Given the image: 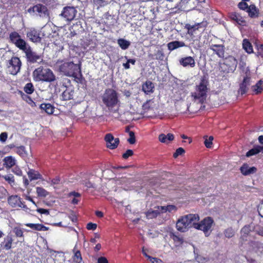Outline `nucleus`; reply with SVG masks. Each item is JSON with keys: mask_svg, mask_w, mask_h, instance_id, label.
Listing matches in <instances>:
<instances>
[{"mask_svg": "<svg viewBox=\"0 0 263 263\" xmlns=\"http://www.w3.org/2000/svg\"><path fill=\"white\" fill-rule=\"evenodd\" d=\"M59 70L65 76L74 78L78 83H82L85 80L81 72L80 64L72 62H64L59 66Z\"/></svg>", "mask_w": 263, "mask_h": 263, "instance_id": "obj_1", "label": "nucleus"}, {"mask_svg": "<svg viewBox=\"0 0 263 263\" xmlns=\"http://www.w3.org/2000/svg\"><path fill=\"white\" fill-rule=\"evenodd\" d=\"M33 77L35 81L52 82L55 80V76L49 68L40 66L33 71Z\"/></svg>", "mask_w": 263, "mask_h": 263, "instance_id": "obj_2", "label": "nucleus"}, {"mask_svg": "<svg viewBox=\"0 0 263 263\" xmlns=\"http://www.w3.org/2000/svg\"><path fill=\"white\" fill-rule=\"evenodd\" d=\"M208 82L202 79L195 87L194 92H191L190 99L195 102L202 103L205 99L208 91Z\"/></svg>", "mask_w": 263, "mask_h": 263, "instance_id": "obj_3", "label": "nucleus"}, {"mask_svg": "<svg viewBox=\"0 0 263 263\" xmlns=\"http://www.w3.org/2000/svg\"><path fill=\"white\" fill-rule=\"evenodd\" d=\"M102 101L109 109L115 107L119 102L117 92L111 88H107L102 96Z\"/></svg>", "mask_w": 263, "mask_h": 263, "instance_id": "obj_4", "label": "nucleus"}, {"mask_svg": "<svg viewBox=\"0 0 263 263\" xmlns=\"http://www.w3.org/2000/svg\"><path fill=\"white\" fill-rule=\"evenodd\" d=\"M242 81L240 84L239 92L241 95L245 93L248 90L251 82V73L248 67L242 69L241 72Z\"/></svg>", "mask_w": 263, "mask_h": 263, "instance_id": "obj_5", "label": "nucleus"}, {"mask_svg": "<svg viewBox=\"0 0 263 263\" xmlns=\"http://www.w3.org/2000/svg\"><path fill=\"white\" fill-rule=\"evenodd\" d=\"M214 224V220L210 217L204 218L196 226V229L201 230L203 232L206 236L210 235L212 232V227Z\"/></svg>", "mask_w": 263, "mask_h": 263, "instance_id": "obj_6", "label": "nucleus"}, {"mask_svg": "<svg viewBox=\"0 0 263 263\" xmlns=\"http://www.w3.org/2000/svg\"><path fill=\"white\" fill-rule=\"evenodd\" d=\"M22 66V62L19 58L13 56L9 61L8 67L11 74L16 75L17 74Z\"/></svg>", "mask_w": 263, "mask_h": 263, "instance_id": "obj_7", "label": "nucleus"}, {"mask_svg": "<svg viewBox=\"0 0 263 263\" xmlns=\"http://www.w3.org/2000/svg\"><path fill=\"white\" fill-rule=\"evenodd\" d=\"M25 53L27 61L30 63H35L36 62L41 63L43 62V57L41 54H38L33 51L30 46H28V49L25 51Z\"/></svg>", "mask_w": 263, "mask_h": 263, "instance_id": "obj_8", "label": "nucleus"}, {"mask_svg": "<svg viewBox=\"0 0 263 263\" xmlns=\"http://www.w3.org/2000/svg\"><path fill=\"white\" fill-rule=\"evenodd\" d=\"M8 202L9 205L13 208H21L24 210L28 209L25 202L22 201V199L17 195L10 196L8 199Z\"/></svg>", "mask_w": 263, "mask_h": 263, "instance_id": "obj_9", "label": "nucleus"}, {"mask_svg": "<svg viewBox=\"0 0 263 263\" xmlns=\"http://www.w3.org/2000/svg\"><path fill=\"white\" fill-rule=\"evenodd\" d=\"M77 13V10L74 7H65L61 14V16L68 21H72Z\"/></svg>", "mask_w": 263, "mask_h": 263, "instance_id": "obj_10", "label": "nucleus"}, {"mask_svg": "<svg viewBox=\"0 0 263 263\" xmlns=\"http://www.w3.org/2000/svg\"><path fill=\"white\" fill-rule=\"evenodd\" d=\"M197 3V0H181L178 7L172 12H176L179 9L185 11L191 10L195 7Z\"/></svg>", "mask_w": 263, "mask_h": 263, "instance_id": "obj_11", "label": "nucleus"}, {"mask_svg": "<svg viewBox=\"0 0 263 263\" xmlns=\"http://www.w3.org/2000/svg\"><path fill=\"white\" fill-rule=\"evenodd\" d=\"M104 140L106 142L107 147L110 149L116 148L120 142L119 139L118 138H115L110 133L107 134L105 135Z\"/></svg>", "mask_w": 263, "mask_h": 263, "instance_id": "obj_12", "label": "nucleus"}, {"mask_svg": "<svg viewBox=\"0 0 263 263\" xmlns=\"http://www.w3.org/2000/svg\"><path fill=\"white\" fill-rule=\"evenodd\" d=\"M26 35L29 40L33 43H39L41 41L40 33L39 31L35 28H31L27 32Z\"/></svg>", "mask_w": 263, "mask_h": 263, "instance_id": "obj_13", "label": "nucleus"}, {"mask_svg": "<svg viewBox=\"0 0 263 263\" xmlns=\"http://www.w3.org/2000/svg\"><path fill=\"white\" fill-rule=\"evenodd\" d=\"M13 239L11 234H8L0 243V248L2 250H9L12 248Z\"/></svg>", "mask_w": 263, "mask_h": 263, "instance_id": "obj_14", "label": "nucleus"}, {"mask_svg": "<svg viewBox=\"0 0 263 263\" xmlns=\"http://www.w3.org/2000/svg\"><path fill=\"white\" fill-rule=\"evenodd\" d=\"M176 228L180 232H185L190 228L189 225H188L187 220L184 216L179 218L176 223Z\"/></svg>", "mask_w": 263, "mask_h": 263, "instance_id": "obj_15", "label": "nucleus"}, {"mask_svg": "<svg viewBox=\"0 0 263 263\" xmlns=\"http://www.w3.org/2000/svg\"><path fill=\"white\" fill-rule=\"evenodd\" d=\"M187 220L188 225L190 228L194 227L196 229V224H198V222L199 220V216L197 214H189L184 216Z\"/></svg>", "mask_w": 263, "mask_h": 263, "instance_id": "obj_16", "label": "nucleus"}, {"mask_svg": "<svg viewBox=\"0 0 263 263\" xmlns=\"http://www.w3.org/2000/svg\"><path fill=\"white\" fill-rule=\"evenodd\" d=\"M33 9H35V12H37L41 17H45L49 15L47 7L43 4H37L34 6Z\"/></svg>", "mask_w": 263, "mask_h": 263, "instance_id": "obj_17", "label": "nucleus"}, {"mask_svg": "<svg viewBox=\"0 0 263 263\" xmlns=\"http://www.w3.org/2000/svg\"><path fill=\"white\" fill-rule=\"evenodd\" d=\"M154 84L151 81L147 80L142 85V90L146 95H151L154 91Z\"/></svg>", "mask_w": 263, "mask_h": 263, "instance_id": "obj_18", "label": "nucleus"}, {"mask_svg": "<svg viewBox=\"0 0 263 263\" xmlns=\"http://www.w3.org/2000/svg\"><path fill=\"white\" fill-rule=\"evenodd\" d=\"M74 91L73 87H68L65 89L62 93L61 99L64 101H68L73 99Z\"/></svg>", "mask_w": 263, "mask_h": 263, "instance_id": "obj_19", "label": "nucleus"}, {"mask_svg": "<svg viewBox=\"0 0 263 263\" xmlns=\"http://www.w3.org/2000/svg\"><path fill=\"white\" fill-rule=\"evenodd\" d=\"M179 62L183 67H194L195 66V60L192 57H186L181 58Z\"/></svg>", "mask_w": 263, "mask_h": 263, "instance_id": "obj_20", "label": "nucleus"}, {"mask_svg": "<svg viewBox=\"0 0 263 263\" xmlns=\"http://www.w3.org/2000/svg\"><path fill=\"white\" fill-rule=\"evenodd\" d=\"M256 171L257 168L255 167H250L247 164H243V165L240 167L241 173L243 175L246 176L253 174L255 173Z\"/></svg>", "mask_w": 263, "mask_h": 263, "instance_id": "obj_21", "label": "nucleus"}, {"mask_svg": "<svg viewBox=\"0 0 263 263\" xmlns=\"http://www.w3.org/2000/svg\"><path fill=\"white\" fill-rule=\"evenodd\" d=\"M40 108L42 111H44L48 115H52L53 114L55 109L54 106L50 103H42L40 106Z\"/></svg>", "mask_w": 263, "mask_h": 263, "instance_id": "obj_22", "label": "nucleus"}, {"mask_svg": "<svg viewBox=\"0 0 263 263\" xmlns=\"http://www.w3.org/2000/svg\"><path fill=\"white\" fill-rule=\"evenodd\" d=\"M210 49L213 50L219 57L222 58L224 54L223 46L221 45L214 44L210 46Z\"/></svg>", "mask_w": 263, "mask_h": 263, "instance_id": "obj_23", "label": "nucleus"}, {"mask_svg": "<svg viewBox=\"0 0 263 263\" xmlns=\"http://www.w3.org/2000/svg\"><path fill=\"white\" fill-rule=\"evenodd\" d=\"M251 90L255 95L261 93L263 91V79L260 80L255 85L252 86Z\"/></svg>", "mask_w": 263, "mask_h": 263, "instance_id": "obj_24", "label": "nucleus"}, {"mask_svg": "<svg viewBox=\"0 0 263 263\" xmlns=\"http://www.w3.org/2000/svg\"><path fill=\"white\" fill-rule=\"evenodd\" d=\"M4 165L7 168H10L14 166L16 163V160L11 156H6L4 159Z\"/></svg>", "mask_w": 263, "mask_h": 263, "instance_id": "obj_25", "label": "nucleus"}, {"mask_svg": "<svg viewBox=\"0 0 263 263\" xmlns=\"http://www.w3.org/2000/svg\"><path fill=\"white\" fill-rule=\"evenodd\" d=\"M25 226L36 231H46L49 230L48 227H47L40 223L34 224L31 223H27L25 224Z\"/></svg>", "mask_w": 263, "mask_h": 263, "instance_id": "obj_26", "label": "nucleus"}, {"mask_svg": "<svg viewBox=\"0 0 263 263\" xmlns=\"http://www.w3.org/2000/svg\"><path fill=\"white\" fill-rule=\"evenodd\" d=\"M27 175L30 180L41 179L42 178V175L37 171L33 169H29Z\"/></svg>", "mask_w": 263, "mask_h": 263, "instance_id": "obj_27", "label": "nucleus"}, {"mask_svg": "<svg viewBox=\"0 0 263 263\" xmlns=\"http://www.w3.org/2000/svg\"><path fill=\"white\" fill-rule=\"evenodd\" d=\"M242 48L248 54L253 53V48L251 43L249 40L245 39L242 41Z\"/></svg>", "mask_w": 263, "mask_h": 263, "instance_id": "obj_28", "label": "nucleus"}, {"mask_svg": "<svg viewBox=\"0 0 263 263\" xmlns=\"http://www.w3.org/2000/svg\"><path fill=\"white\" fill-rule=\"evenodd\" d=\"M73 255L72 257V261L74 263H81L83 259L80 251L76 250L74 248L73 250Z\"/></svg>", "mask_w": 263, "mask_h": 263, "instance_id": "obj_29", "label": "nucleus"}, {"mask_svg": "<svg viewBox=\"0 0 263 263\" xmlns=\"http://www.w3.org/2000/svg\"><path fill=\"white\" fill-rule=\"evenodd\" d=\"M252 227L250 224L245 226L241 230V238L242 240H246V238L251 232Z\"/></svg>", "mask_w": 263, "mask_h": 263, "instance_id": "obj_30", "label": "nucleus"}, {"mask_svg": "<svg viewBox=\"0 0 263 263\" xmlns=\"http://www.w3.org/2000/svg\"><path fill=\"white\" fill-rule=\"evenodd\" d=\"M185 44L183 42L174 41L169 43L167 44V47L169 50H173L177 48L183 47Z\"/></svg>", "mask_w": 263, "mask_h": 263, "instance_id": "obj_31", "label": "nucleus"}, {"mask_svg": "<svg viewBox=\"0 0 263 263\" xmlns=\"http://www.w3.org/2000/svg\"><path fill=\"white\" fill-rule=\"evenodd\" d=\"M260 152H261L263 153L262 146L257 145V146L254 147L253 148L249 151L247 153L246 156L247 157H250V156L257 154Z\"/></svg>", "mask_w": 263, "mask_h": 263, "instance_id": "obj_32", "label": "nucleus"}, {"mask_svg": "<svg viewBox=\"0 0 263 263\" xmlns=\"http://www.w3.org/2000/svg\"><path fill=\"white\" fill-rule=\"evenodd\" d=\"M14 44L17 48L23 50L24 52L28 49L26 42L21 38H20L17 41H16Z\"/></svg>", "mask_w": 263, "mask_h": 263, "instance_id": "obj_33", "label": "nucleus"}, {"mask_svg": "<svg viewBox=\"0 0 263 263\" xmlns=\"http://www.w3.org/2000/svg\"><path fill=\"white\" fill-rule=\"evenodd\" d=\"M247 12L249 15L251 17H256L258 16V10L254 5H251L247 9Z\"/></svg>", "mask_w": 263, "mask_h": 263, "instance_id": "obj_34", "label": "nucleus"}, {"mask_svg": "<svg viewBox=\"0 0 263 263\" xmlns=\"http://www.w3.org/2000/svg\"><path fill=\"white\" fill-rule=\"evenodd\" d=\"M165 7L169 10H176L178 7V2L176 0H165Z\"/></svg>", "mask_w": 263, "mask_h": 263, "instance_id": "obj_35", "label": "nucleus"}, {"mask_svg": "<svg viewBox=\"0 0 263 263\" xmlns=\"http://www.w3.org/2000/svg\"><path fill=\"white\" fill-rule=\"evenodd\" d=\"M118 44L121 48L123 50L127 49L130 46V42L123 39H118Z\"/></svg>", "mask_w": 263, "mask_h": 263, "instance_id": "obj_36", "label": "nucleus"}, {"mask_svg": "<svg viewBox=\"0 0 263 263\" xmlns=\"http://www.w3.org/2000/svg\"><path fill=\"white\" fill-rule=\"evenodd\" d=\"M24 91L28 94H32L34 91V87L32 83H27L24 87Z\"/></svg>", "mask_w": 263, "mask_h": 263, "instance_id": "obj_37", "label": "nucleus"}, {"mask_svg": "<svg viewBox=\"0 0 263 263\" xmlns=\"http://www.w3.org/2000/svg\"><path fill=\"white\" fill-rule=\"evenodd\" d=\"M60 85L65 89H68V87H73L71 81L68 78H63L60 82Z\"/></svg>", "mask_w": 263, "mask_h": 263, "instance_id": "obj_38", "label": "nucleus"}, {"mask_svg": "<svg viewBox=\"0 0 263 263\" xmlns=\"http://www.w3.org/2000/svg\"><path fill=\"white\" fill-rule=\"evenodd\" d=\"M36 193L37 196L42 197H45L48 195V192L44 188L41 187H36Z\"/></svg>", "mask_w": 263, "mask_h": 263, "instance_id": "obj_39", "label": "nucleus"}, {"mask_svg": "<svg viewBox=\"0 0 263 263\" xmlns=\"http://www.w3.org/2000/svg\"><path fill=\"white\" fill-rule=\"evenodd\" d=\"M15 152L22 157H24L26 155L25 147L24 146L16 147Z\"/></svg>", "mask_w": 263, "mask_h": 263, "instance_id": "obj_40", "label": "nucleus"}, {"mask_svg": "<svg viewBox=\"0 0 263 263\" xmlns=\"http://www.w3.org/2000/svg\"><path fill=\"white\" fill-rule=\"evenodd\" d=\"M231 18L233 20L235 21L239 25H243V24L245 23L243 18L239 15L235 13L231 15Z\"/></svg>", "mask_w": 263, "mask_h": 263, "instance_id": "obj_41", "label": "nucleus"}, {"mask_svg": "<svg viewBox=\"0 0 263 263\" xmlns=\"http://www.w3.org/2000/svg\"><path fill=\"white\" fill-rule=\"evenodd\" d=\"M21 38L20 35L16 31L12 32L9 35V39L11 42L15 44L16 41H17L18 39Z\"/></svg>", "mask_w": 263, "mask_h": 263, "instance_id": "obj_42", "label": "nucleus"}, {"mask_svg": "<svg viewBox=\"0 0 263 263\" xmlns=\"http://www.w3.org/2000/svg\"><path fill=\"white\" fill-rule=\"evenodd\" d=\"M13 232L17 237H23L24 234L22 229L20 227H14L13 229Z\"/></svg>", "mask_w": 263, "mask_h": 263, "instance_id": "obj_43", "label": "nucleus"}, {"mask_svg": "<svg viewBox=\"0 0 263 263\" xmlns=\"http://www.w3.org/2000/svg\"><path fill=\"white\" fill-rule=\"evenodd\" d=\"M177 210V208L174 205L172 204L167 205L165 206V213L168 212L170 213H175Z\"/></svg>", "mask_w": 263, "mask_h": 263, "instance_id": "obj_44", "label": "nucleus"}, {"mask_svg": "<svg viewBox=\"0 0 263 263\" xmlns=\"http://www.w3.org/2000/svg\"><path fill=\"white\" fill-rule=\"evenodd\" d=\"M160 213L158 210H149L146 214L147 217L152 218L157 216Z\"/></svg>", "mask_w": 263, "mask_h": 263, "instance_id": "obj_45", "label": "nucleus"}, {"mask_svg": "<svg viewBox=\"0 0 263 263\" xmlns=\"http://www.w3.org/2000/svg\"><path fill=\"white\" fill-rule=\"evenodd\" d=\"M185 153V150L182 147L177 148L173 154L175 158H177L179 156H182Z\"/></svg>", "mask_w": 263, "mask_h": 263, "instance_id": "obj_46", "label": "nucleus"}, {"mask_svg": "<svg viewBox=\"0 0 263 263\" xmlns=\"http://www.w3.org/2000/svg\"><path fill=\"white\" fill-rule=\"evenodd\" d=\"M234 231L232 228H228L226 229L224 231V235L226 237L231 238L234 234Z\"/></svg>", "mask_w": 263, "mask_h": 263, "instance_id": "obj_47", "label": "nucleus"}, {"mask_svg": "<svg viewBox=\"0 0 263 263\" xmlns=\"http://www.w3.org/2000/svg\"><path fill=\"white\" fill-rule=\"evenodd\" d=\"M129 138L128 139L127 141L130 144H135L136 142V138L135 136V133L130 131L129 133Z\"/></svg>", "mask_w": 263, "mask_h": 263, "instance_id": "obj_48", "label": "nucleus"}, {"mask_svg": "<svg viewBox=\"0 0 263 263\" xmlns=\"http://www.w3.org/2000/svg\"><path fill=\"white\" fill-rule=\"evenodd\" d=\"M155 58L157 60L162 61L164 58V54L162 51L158 50L154 55Z\"/></svg>", "mask_w": 263, "mask_h": 263, "instance_id": "obj_49", "label": "nucleus"}, {"mask_svg": "<svg viewBox=\"0 0 263 263\" xmlns=\"http://www.w3.org/2000/svg\"><path fill=\"white\" fill-rule=\"evenodd\" d=\"M238 8L240 9H241V10H246V11H247V9L249 7L248 5L245 1L244 2H240L238 4Z\"/></svg>", "mask_w": 263, "mask_h": 263, "instance_id": "obj_50", "label": "nucleus"}, {"mask_svg": "<svg viewBox=\"0 0 263 263\" xmlns=\"http://www.w3.org/2000/svg\"><path fill=\"white\" fill-rule=\"evenodd\" d=\"M12 171L13 173H14L15 174H16L17 176H22V171L21 170V168L18 166H13Z\"/></svg>", "mask_w": 263, "mask_h": 263, "instance_id": "obj_51", "label": "nucleus"}, {"mask_svg": "<svg viewBox=\"0 0 263 263\" xmlns=\"http://www.w3.org/2000/svg\"><path fill=\"white\" fill-rule=\"evenodd\" d=\"M256 46L257 49V55L260 56L263 58V45L259 44L257 45Z\"/></svg>", "mask_w": 263, "mask_h": 263, "instance_id": "obj_52", "label": "nucleus"}, {"mask_svg": "<svg viewBox=\"0 0 263 263\" xmlns=\"http://www.w3.org/2000/svg\"><path fill=\"white\" fill-rule=\"evenodd\" d=\"M95 5L98 6V8L104 6L106 4V0H92Z\"/></svg>", "mask_w": 263, "mask_h": 263, "instance_id": "obj_53", "label": "nucleus"}, {"mask_svg": "<svg viewBox=\"0 0 263 263\" xmlns=\"http://www.w3.org/2000/svg\"><path fill=\"white\" fill-rule=\"evenodd\" d=\"M134 155V152L132 149H127L125 153L122 155V158L127 159L129 157Z\"/></svg>", "mask_w": 263, "mask_h": 263, "instance_id": "obj_54", "label": "nucleus"}, {"mask_svg": "<svg viewBox=\"0 0 263 263\" xmlns=\"http://www.w3.org/2000/svg\"><path fill=\"white\" fill-rule=\"evenodd\" d=\"M196 261L199 263H205L208 259L201 255H197L195 258Z\"/></svg>", "mask_w": 263, "mask_h": 263, "instance_id": "obj_55", "label": "nucleus"}, {"mask_svg": "<svg viewBox=\"0 0 263 263\" xmlns=\"http://www.w3.org/2000/svg\"><path fill=\"white\" fill-rule=\"evenodd\" d=\"M213 140V137L210 136L209 139H206L204 141V144L207 148H210L212 144V141Z\"/></svg>", "mask_w": 263, "mask_h": 263, "instance_id": "obj_56", "label": "nucleus"}, {"mask_svg": "<svg viewBox=\"0 0 263 263\" xmlns=\"http://www.w3.org/2000/svg\"><path fill=\"white\" fill-rule=\"evenodd\" d=\"M178 95H179L180 96V97H176V100L177 101L183 100L186 96V93L183 90H180L179 91Z\"/></svg>", "mask_w": 263, "mask_h": 263, "instance_id": "obj_57", "label": "nucleus"}, {"mask_svg": "<svg viewBox=\"0 0 263 263\" xmlns=\"http://www.w3.org/2000/svg\"><path fill=\"white\" fill-rule=\"evenodd\" d=\"M97 224L92 222H89L86 226V228L88 230H95L97 229Z\"/></svg>", "mask_w": 263, "mask_h": 263, "instance_id": "obj_58", "label": "nucleus"}, {"mask_svg": "<svg viewBox=\"0 0 263 263\" xmlns=\"http://www.w3.org/2000/svg\"><path fill=\"white\" fill-rule=\"evenodd\" d=\"M172 237L173 239L174 240V241L176 242V245H179L182 243V238L179 237L177 236L174 235H173L172 236Z\"/></svg>", "mask_w": 263, "mask_h": 263, "instance_id": "obj_59", "label": "nucleus"}, {"mask_svg": "<svg viewBox=\"0 0 263 263\" xmlns=\"http://www.w3.org/2000/svg\"><path fill=\"white\" fill-rule=\"evenodd\" d=\"M8 138V134L6 132L2 133L0 134V141L2 142H5L7 140Z\"/></svg>", "mask_w": 263, "mask_h": 263, "instance_id": "obj_60", "label": "nucleus"}, {"mask_svg": "<svg viewBox=\"0 0 263 263\" xmlns=\"http://www.w3.org/2000/svg\"><path fill=\"white\" fill-rule=\"evenodd\" d=\"M200 25H201V24L198 23L197 24H195L194 25H189L187 27L189 31H191L192 30L194 31L195 30L198 29Z\"/></svg>", "mask_w": 263, "mask_h": 263, "instance_id": "obj_61", "label": "nucleus"}, {"mask_svg": "<svg viewBox=\"0 0 263 263\" xmlns=\"http://www.w3.org/2000/svg\"><path fill=\"white\" fill-rule=\"evenodd\" d=\"M148 260H149L152 263H163V261L160 259L156 257H153L152 256H151L150 258Z\"/></svg>", "mask_w": 263, "mask_h": 263, "instance_id": "obj_62", "label": "nucleus"}, {"mask_svg": "<svg viewBox=\"0 0 263 263\" xmlns=\"http://www.w3.org/2000/svg\"><path fill=\"white\" fill-rule=\"evenodd\" d=\"M36 211L41 214H45L47 215L49 214V211L48 210L43 208H38L36 210Z\"/></svg>", "mask_w": 263, "mask_h": 263, "instance_id": "obj_63", "label": "nucleus"}, {"mask_svg": "<svg viewBox=\"0 0 263 263\" xmlns=\"http://www.w3.org/2000/svg\"><path fill=\"white\" fill-rule=\"evenodd\" d=\"M258 211L259 215L263 217V201H261L258 205Z\"/></svg>", "mask_w": 263, "mask_h": 263, "instance_id": "obj_64", "label": "nucleus"}]
</instances>
